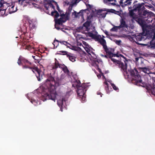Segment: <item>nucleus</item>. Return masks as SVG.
Here are the masks:
<instances>
[{
    "label": "nucleus",
    "instance_id": "nucleus-63",
    "mask_svg": "<svg viewBox=\"0 0 155 155\" xmlns=\"http://www.w3.org/2000/svg\"><path fill=\"white\" fill-rule=\"evenodd\" d=\"M138 59H139V58H135V60H136V61H138Z\"/></svg>",
    "mask_w": 155,
    "mask_h": 155
},
{
    "label": "nucleus",
    "instance_id": "nucleus-28",
    "mask_svg": "<svg viewBox=\"0 0 155 155\" xmlns=\"http://www.w3.org/2000/svg\"><path fill=\"white\" fill-rule=\"evenodd\" d=\"M51 15L54 16L55 18H57L59 16V14L56 11H54V12H52L51 13Z\"/></svg>",
    "mask_w": 155,
    "mask_h": 155
},
{
    "label": "nucleus",
    "instance_id": "nucleus-27",
    "mask_svg": "<svg viewBox=\"0 0 155 155\" xmlns=\"http://www.w3.org/2000/svg\"><path fill=\"white\" fill-rule=\"evenodd\" d=\"M54 61V64L53 67V68L54 69H56L58 68L59 65L60 63H59L58 61L56 58H55Z\"/></svg>",
    "mask_w": 155,
    "mask_h": 155
},
{
    "label": "nucleus",
    "instance_id": "nucleus-34",
    "mask_svg": "<svg viewBox=\"0 0 155 155\" xmlns=\"http://www.w3.org/2000/svg\"><path fill=\"white\" fill-rule=\"evenodd\" d=\"M23 58V57H20L18 59L17 63L19 65H20L22 63V59Z\"/></svg>",
    "mask_w": 155,
    "mask_h": 155
},
{
    "label": "nucleus",
    "instance_id": "nucleus-17",
    "mask_svg": "<svg viewBox=\"0 0 155 155\" xmlns=\"http://www.w3.org/2000/svg\"><path fill=\"white\" fill-rule=\"evenodd\" d=\"M8 8V10L9 13H12L15 12L17 10V7H15V5L13 4L12 5H11L8 6L7 8V9Z\"/></svg>",
    "mask_w": 155,
    "mask_h": 155
},
{
    "label": "nucleus",
    "instance_id": "nucleus-31",
    "mask_svg": "<svg viewBox=\"0 0 155 155\" xmlns=\"http://www.w3.org/2000/svg\"><path fill=\"white\" fill-rule=\"evenodd\" d=\"M101 38L100 35H96L93 39H94L95 41L99 42L100 41Z\"/></svg>",
    "mask_w": 155,
    "mask_h": 155
},
{
    "label": "nucleus",
    "instance_id": "nucleus-41",
    "mask_svg": "<svg viewBox=\"0 0 155 155\" xmlns=\"http://www.w3.org/2000/svg\"><path fill=\"white\" fill-rule=\"evenodd\" d=\"M25 48L26 49H27L28 50H30L32 49V47H31L30 45H26Z\"/></svg>",
    "mask_w": 155,
    "mask_h": 155
},
{
    "label": "nucleus",
    "instance_id": "nucleus-44",
    "mask_svg": "<svg viewBox=\"0 0 155 155\" xmlns=\"http://www.w3.org/2000/svg\"><path fill=\"white\" fill-rule=\"evenodd\" d=\"M59 65L58 67H59V68H61L62 69H63V68H64V66H65L64 64H59Z\"/></svg>",
    "mask_w": 155,
    "mask_h": 155
},
{
    "label": "nucleus",
    "instance_id": "nucleus-9",
    "mask_svg": "<svg viewBox=\"0 0 155 155\" xmlns=\"http://www.w3.org/2000/svg\"><path fill=\"white\" fill-rule=\"evenodd\" d=\"M146 31H145V34L144 35L145 40L148 39L151 40L150 41L152 42L153 41V40L155 38V32H149V31L148 30L147 28H146Z\"/></svg>",
    "mask_w": 155,
    "mask_h": 155
},
{
    "label": "nucleus",
    "instance_id": "nucleus-57",
    "mask_svg": "<svg viewBox=\"0 0 155 155\" xmlns=\"http://www.w3.org/2000/svg\"><path fill=\"white\" fill-rule=\"evenodd\" d=\"M3 5L2 4L0 5V12H1V11L2 10V6Z\"/></svg>",
    "mask_w": 155,
    "mask_h": 155
},
{
    "label": "nucleus",
    "instance_id": "nucleus-55",
    "mask_svg": "<svg viewBox=\"0 0 155 155\" xmlns=\"http://www.w3.org/2000/svg\"><path fill=\"white\" fill-rule=\"evenodd\" d=\"M33 58L35 60H37L38 59L36 58V57L35 56H32Z\"/></svg>",
    "mask_w": 155,
    "mask_h": 155
},
{
    "label": "nucleus",
    "instance_id": "nucleus-58",
    "mask_svg": "<svg viewBox=\"0 0 155 155\" xmlns=\"http://www.w3.org/2000/svg\"><path fill=\"white\" fill-rule=\"evenodd\" d=\"M97 94L98 95H101V97H102V94H101V92H98L97 93Z\"/></svg>",
    "mask_w": 155,
    "mask_h": 155
},
{
    "label": "nucleus",
    "instance_id": "nucleus-24",
    "mask_svg": "<svg viewBox=\"0 0 155 155\" xmlns=\"http://www.w3.org/2000/svg\"><path fill=\"white\" fill-rule=\"evenodd\" d=\"M123 1H122V3H120V5L122 7H124L128 5H130L131 3V2H130L129 0H126L124 3H123Z\"/></svg>",
    "mask_w": 155,
    "mask_h": 155
},
{
    "label": "nucleus",
    "instance_id": "nucleus-18",
    "mask_svg": "<svg viewBox=\"0 0 155 155\" xmlns=\"http://www.w3.org/2000/svg\"><path fill=\"white\" fill-rule=\"evenodd\" d=\"M127 26L123 18H121L120 20V25L119 26L120 29L123 28H127Z\"/></svg>",
    "mask_w": 155,
    "mask_h": 155
},
{
    "label": "nucleus",
    "instance_id": "nucleus-3",
    "mask_svg": "<svg viewBox=\"0 0 155 155\" xmlns=\"http://www.w3.org/2000/svg\"><path fill=\"white\" fill-rule=\"evenodd\" d=\"M75 83L77 89V91L78 98L80 99L82 102L85 101L86 98L85 93L87 90V86L85 84H82L81 86V83L79 81H76Z\"/></svg>",
    "mask_w": 155,
    "mask_h": 155
},
{
    "label": "nucleus",
    "instance_id": "nucleus-64",
    "mask_svg": "<svg viewBox=\"0 0 155 155\" xmlns=\"http://www.w3.org/2000/svg\"><path fill=\"white\" fill-rule=\"evenodd\" d=\"M35 101H36L35 100H33L31 101V102L32 103H33V102H35Z\"/></svg>",
    "mask_w": 155,
    "mask_h": 155
},
{
    "label": "nucleus",
    "instance_id": "nucleus-32",
    "mask_svg": "<svg viewBox=\"0 0 155 155\" xmlns=\"http://www.w3.org/2000/svg\"><path fill=\"white\" fill-rule=\"evenodd\" d=\"M67 57H68L69 60L72 62H74L75 60V58L73 56H70L68 54L67 55Z\"/></svg>",
    "mask_w": 155,
    "mask_h": 155
},
{
    "label": "nucleus",
    "instance_id": "nucleus-59",
    "mask_svg": "<svg viewBox=\"0 0 155 155\" xmlns=\"http://www.w3.org/2000/svg\"><path fill=\"white\" fill-rule=\"evenodd\" d=\"M137 1H134V3L133 4L134 5V4H135V3H137Z\"/></svg>",
    "mask_w": 155,
    "mask_h": 155
},
{
    "label": "nucleus",
    "instance_id": "nucleus-39",
    "mask_svg": "<svg viewBox=\"0 0 155 155\" xmlns=\"http://www.w3.org/2000/svg\"><path fill=\"white\" fill-rule=\"evenodd\" d=\"M85 50L88 53V54H90L91 53V51L90 49L88 48H85Z\"/></svg>",
    "mask_w": 155,
    "mask_h": 155
},
{
    "label": "nucleus",
    "instance_id": "nucleus-7",
    "mask_svg": "<svg viewBox=\"0 0 155 155\" xmlns=\"http://www.w3.org/2000/svg\"><path fill=\"white\" fill-rule=\"evenodd\" d=\"M60 43L61 45H64L66 46L67 48H68L71 49H73L74 48V47L71 45L70 44L68 43V42L65 41H59L58 40L55 39L54 41L53 45H54V48L55 47L57 48L59 45V43Z\"/></svg>",
    "mask_w": 155,
    "mask_h": 155
},
{
    "label": "nucleus",
    "instance_id": "nucleus-35",
    "mask_svg": "<svg viewBox=\"0 0 155 155\" xmlns=\"http://www.w3.org/2000/svg\"><path fill=\"white\" fill-rule=\"evenodd\" d=\"M60 53H58V54H62V55H68L67 54L68 52L66 51H61L59 52Z\"/></svg>",
    "mask_w": 155,
    "mask_h": 155
},
{
    "label": "nucleus",
    "instance_id": "nucleus-37",
    "mask_svg": "<svg viewBox=\"0 0 155 155\" xmlns=\"http://www.w3.org/2000/svg\"><path fill=\"white\" fill-rule=\"evenodd\" d=\"M111 86H112L113 88L115 90L117 91L118 90V87H117L113 83H111L110 84Z\"/></svg>",
    "mask_w": 155,
    "mask_h": 155
},
{
    "label": "nucleus",
    "instance_id": "nucleus-45",
    "mask_svg": "<svg viewBox=\"0 0 155 155\" xmlns=\"http://www.w3.org/2000/svg\"><path fill=\"white\" fill-rule=\"evenodd\" d=\"M119 57V56L118 55V54H113V53H112V54L111 56V58L112 57Z\"/></svg>",
    "mask_w": 155,
    "mask_h": 155
},
{
    "label": "nucleus",
    "instance_id": "nucleus-50",
    "mask_svg": "<svg viewBox=\"0 0 155 155\" xmlns=\"http://www.w3.org/2000/svg\"><path fill=\"white\" fill-rule=\"evenodd\" d=\"M66 14H64V13H61V14H60V16L61 17H62V18H63V17H64L65 15Z\"/></svg>",
    "mask_w": 155,
    "mask_h": 155
},
{
    "label": "nucleus",
    "instance_id": "nucleus-54",
    "mask_svg": "<svg viewBox=\"0 0 155 155\" xmlns=\"http://www.w3.org/2000/svg\"><path fill=\"white\" fill-rule=\"evenodd\" d=\"M56 25V24H55V28H56L58 30H59L60 29V28L59 27L57 26Z\"/></svg>",
    "mask_w": 155,
    "mask_h": 155
},
{
    "label": "nucleus",
    "instance_id": "nucleus-61",
    "mask_svg": "<svg viewBox=\"0 0 155 155\" xmlns=\"http://www.w3.org/2000/svg\"><path fill=\"white\" fill-rule=\"evenodd\" d=\"M124 0H120L119 2L120 3H122V1H123Z\"/></svg>",
    "mask_w": 155,
    "mask_h": 155
},
{
    "label": "nucleus",
    "instance_id": "nucleus-46",
    "mask_svg": "<svg viewBox=\"0 0 155 155\" xmlns=\"http://www.w3.org/2000/svg\"><path fill=\"white\" fill-rule=\"evenodd\" d=\"M136 11L135 10H134V8H133V10L130 11V16H133L134 14V11Z\"/></svg>",
    "mask_w": 155,
    "mask_h": 155
},
{
    "label": "nucleus",
    "instance_id": "nucleus-21",
    "mask_svg": "<svg viewBox=\"0 0 155 155\" xmlns=\"http://www.w3.org/2000/svg\"><path fill=\"white\" fill-rule=\"evenodd\" d=\"M139 69H140L141 71H143L145 73H147L148 74L151 73L150 71V69L147 68H139Z\"/></svg>",
    "mask_w": 155,
    "mask_h": 155
},
{
    "label": "nucleus",
    "instance_id": "nucleus-49",
    "mask_svg": "<svg viewBox=\"0 0 155 155\" xmlns=\"http://www.w3.org/2000/svg\"><path fill=\"white\" fill-rule=\"evenodd\" d=\"M49 5L50 6V7H52V8L54 9V6L53 5V4H52L51 3H49Z\"/></svg>",
    "mask_w": 155,
    "mask_h": 155
},
{
    "label": "nucleus",
    "instance_id": "nucleus-38",
    "mask_svg": "<svg viewBox=\"0 0 155 155\" xmlns=\"http://www.w3.org/2000/svg\"><path fill=\"white\" fill-rule=\"evenodd\" d=\"M7 9V8H3V9H2V10L1 11V12L0 13H1L2 14L1 15H4L5 14V12L6 10Z\"/></svg>",
    "mask_w": 155,
    "mask_h": 155
},
{
    "label": "nucleus",
    "instance_id": "nucleus-19",
    "mask_svg": "<svg viewBox=\"0 0 155 155\" xmlns=\"http://www.w3.org/2000/svg\"><path fill=\"white\" fill-rule=\"evenodd\" d=\"M91 23V21L87 20L83 25V26L85 27L87 31H88L90 30L89 27Z\"/></svg>",
    "mask_w": 155,
    "mask_h": 155
},
{
    "label": "nucleus",
    "instance_id": "nucleus-1",
    "mask_svg": "<svg viewBox=\"0 0 155 155\" xmlns=\"http://www.w3.org/2000/svg\"><path fill=\"white\" fill-rule=\"evenodd\" d=\"M58 82H56L54 78L51 74L48 75V78L44 84L48 88L47 90L48 92L43 94L44 95H42L44 98V101L50 99L55 101L57 95L56 89L57 86L59 85V81L58 80Z\"/></svg>",
    "mask_w": 155,
    "mask_h": 155
},
{
    "label": "nucleus",
    "instance_id": "nucleus-5",
    "mask_svg": "<svg viewBox=\"0 0 155 155\" xmlns=\"http://www.w3.org/2000/svg\"><path fill=\"white\" fill-rule=\"evenodd\" d=\"M119 56L122 57L124 59V63L120 61H119L114 58H112V57L110 58L111 59V60L113 61L114 63H116L117 64H119V66L120 68H121L122 71H123V72L127 73L128 61L125 58L122 54H120Z\"/></svg>",
    "mask_w": 155,
    "mask_h": 155
},
{
    "label": "nucleus",
    "instance_id": "nucleus-56",
    "mask_svg": "<svg viewBox=\"0 0 155 155\" xmlns=\"http://www.w3.org/2000/svg\"><path fill=\"white\" fill-rule=\"evenodd\" d=\"M25 1V0H18V1H19V2H20L21 1V4H22V3L23 2H24V1Z\"/></svg>",
    "mask_w": 155,
    "mask_h": 155
},
{
    "label": "nucleus",
    "instance_id": "nucleus-26",
    "mask_svg": "<svg viewBox=\"0 0 155 155\" xmlns=\"http://www.w3.org/2000/svg\"><path fill=\"white\" fill-rule=\"evenodd\" d=\"M78 0H72V3L71 4L68 8V11L71 12L73 6L77 3Z\"/></svg>",
    "mask_w": 155,
    "mask_h": 155
},
{
    "label": "nucleus",
    "instance_id": "nucleus-10",
    "mask_svg": "<svg viewBox=\"0 0 155 155\" xmlns=\"http://www.w3.org/2000/svg\"><path fill=\"white\" fill-rule=\"evenodd\" d=\"M144 3H139L136 4L134 5L133 8L134 10L138 11V12H140L141 10V9H145L144 5Z\"/></svg>",
    "mask_w": 155,
    "mask_h": 155
},
{
    "label": "nucleus",
    "instance_id": "nucleus-4",
    "mask_svg": "<svg viewBox=\"0 0 155 155\" xmlns=\"http://www.w3.org/2000/svg\"><path fill=\"white\" fill-rule=\"evenodd\" d=\"M135 20L141 27H142V23L143 25H146V27L145 28L146 29V28H147V25L146 24L147 23H152L153 21L152 24L153 26H155V18L153 19L150 15L147 17H145V18H143L141 17L137 18H136Z\"/></svg>",
    "mask_w": 155,
    "mask_h": 155
},
{
    "label": "nucleus",
    "instance_id": "nucleus-8",
    "mask_svg": "<svg viewBox=\"0 0 155 155\" xmlns=\"http://www.w3.org/2000/svg\"><path fill=\"white\" fill-rule=\"evenodd\" d=\"M142 28L143 30V32L141 33L137 34V35H135V38L137 41H144L145 40V38L144 37V35L145 34V31H146V30L145 29V25H143L142 23Z\"/></svg>",
    "mask_w": 155,
    "mask_h": 155
},
{
    "label": "nucleus",
    "instance_id": "nucleus-42",
    "mask_svg": "<svg viewBox=\"0 0 155 155\" xmlns=\"http://www.w3.org/2000/svg\"><path fill=\"white\" fill-rule=\"evenodd\" d=\"M107 1L109 2H114V3H111L112 5H116L115 3L117 2V1L116 0H107Z\"/></svg>",
    "mask_w": 155,
    "mask_h": 155
},
{
    "label": "nucleus",
    "instance_id": "nucleus-60",
    "mask_svg": "<svg viewBox=\"0 0 155 155\" xmlns=\"http://www.w3.org/2000/svg\"><path fill=\"white\" fill-rule=\"evenodd\" d=\"M45 7L46 8V10L48 9V7L46 6V5H45Z\"/></svg>",
    "mask_w": 155,
    "mask_h": 155
},
{
    "label": "nucleus",
    "instance_id": "nucleus-12",
    "mask_svg": "<svg viewBox=\"0 0 155 155\" xmlns=\"http://www.w3.org/2000/svg\"><path fill=\"white\" fill-rule=\"evenodd\" d=\"M89 57H91V60L93 61L97 66H98L99 63L98 59L97 58V56L92 51L90 54L88 55Z\"/></svg>",
    "mask_w": 155,
    "mask_h": 155
},
{
    "label": "nucleus",
    "instance_id": "nucleus-2",
    "mask_svg": "<svg viewBox=\"0 0 155 155\" xmlns=\"http://www.w3.org/2000/svg\"><path fill=\"white\" fill-rule=\"evenodd\" d=\"M131 76L132 77V82L135 84L145 87L149 92L155 96V84L152 85L146 84L142 81L141 76L136 69L131 70L130 72Z\"/></svg>",
    "mask_w": 155,
    "mask_h": 155
},
{
    "label": "nucleus",
    "instance_id": "nucleus-25",
    "mask_svg": "<svg viewBox=\"0 0 155 155\" xmlns=\"http://www.w3.org/2000/svg\"><path fill=\"white\" fill-rule=\"evenodd\" d=\"M99 42L103 46V48L107 46L106 41L103 38H101L100 41Z\"/></svg>",
    "mask_w": 155,
    "mask_h": 155
},
{
    "label": "nucleus",
    "instance_id": "nucleus-62",
    "mask_svg": "<svg viewBox=\"0 0 155 155\" xmlns=\"http://www.w3.org/2000/svg\"><path fill=\"white\" fill-rule=\"evenodd\" d=\"M105 89H106V90H108V89H107V86H106L105 87Z\"/></svg>",
    "mask_w": 155,
    "mask_h": 155
},
{
    "label": "nucleus",
    "instance_id": "nucleus-40",
    "mask_svg": "<svg viewBox=\"0 0 155 155\" xmlns=\"http://www.w3.org/2000/svg\"><path fill=\"white\" fill-rule=\"evenodd\" d=\"M107 12H105L104 13H102L101 14H100V15L101 16V17L102 18H104L106 16V15L107 14Z\"/></svg>",
    "mask_w": 155,
    "mask_h": 155
},
{
    "label": "nucleus",
    "instance_id": "nucleus-33",
    "mask_svg": "<svg viewBox=\"0 0 155 155\" xmlns=\"http://www.w3.org/2000/svg\"><path fill=\"white\" fill-rule=\"evenodd\" d=\"M150 46L151 48L155 49V41L154 42L153 41L152 42V41H150Z\"/></svg>",
    "mask_w": 155,
    "mask_h": 155
},
{
    "label": "nucleus",
    "instance_id": "nucleus-36",
    "mask_svg": "<svg viewBox=\"0 0 155 155\" xmlns=\"http://www.w3.org/2000/svg\"><path fill=\"white\" fill-rule=\"evenodd\" d=\"M95 35V34H93L92 32H89L88 33V36L92 38L93 39L94 38Z\"/></svg>",
    "mask_w": 155,
    "mask_h": 155
},
{
    "label": "nucleus",
    "instance_id": "nucleus-14",
    "mask_svg": "<svg viewBox=\"0 0 155 155\" xmlns=\"http://www.w3.org/2000/svg\"><path fill=\"white\" fill-rule=\"evenodd\" d=\"M103 48L107 56H109V57L111 58V56L112 54V53L114 51V49L112 48L109 49L107 48V46Z\"/></svg>",
    "mask_w": 155,
    "mask_h": 155
},
{
    "label": "nucleus",
    "instance_id": "nucleus-20",
    "mask_svg": "<svg viewBox=\"0 0 155 155\" xmlns=\"http://www.w3.org/2000/svg\"><path fill=\"white\" fill-rule=\"evenodd\" d=\"M65 98H63L61 100H59L58 101L57 104L58 106L60 107L61 108H63L64 107V102H65Z\"/></svg>",
    "mask_w": 155,
    "mask_h": 155
},
{
    "label": "nucleus",
    "instance_id": "nucleus-13",
    "mask_svg": "<svg viewBox=\"0 0 155 155\" xmlns=\"http://www.w3.org/2000/svg\"><path fill=\"white\" fill-rule=\"evenodd\" d=\"M106 11L107 12H111L112 13H114L115 14H116V12H117L115 10L112 9H106V8H104V9H99L97 11V13L98 14H100L103 11Z\"/></svg>",
    "mask_w": 155,
    "mask_h": 155
},
{
    "label": "nucleus",
    "instance_id": "nucleus-52",
    "mask_svg": "<svg viewBox=\"0 0 155 155\" xmlns=\"http://www.w3.org/2000/svg\"><path fill=\"white\" fill-rule=\"evenodd\" d=\"M104 33L107 35H109L108 34V32L107 31L105 30L104 31Z\"/></svg>",
    "mask_w": 155,
    "mask_h": 155
},
{
    "label": "nucleus",
    "instance_id": "nucleus-53",
    "mask_svg": "<svg viewBox=\"0 0 155 155\" xmlns=\"http://www.w3.org/2000/svg\"><path fill=\"white\" fill-rule=\"evenodd\" d=\"M104 84L106 85V86H107V89H108V83L107 82H104Z\"/></svg>",
    "mask_w": 155,
    "mask_h": 155
},
{
    "label": "nucleus",
    "instance_id": "nucleus-15",
    "mask_svg": "<svg viewBox=\"0 0 155 155\" xmlns=\"http://www.w3.org/2000/svg\"><path fill=\"white\" fill-rule=\"evenodd\" d=\"M145 9H142V12H140L139 13V15H140V16L139 17L145 18V17H147L149 15L148 12Z\"/></svg>",
    "mask_w": 155,
    "mask_h": 155
},
{
    "label": "nucleus",
    "instance_id": "nucleus-43",
    "mask_svg": "<svg viewBox=\"0 0 155 155\" xmlns=\"http://www.w3.org/2000/svg\"><path fill=\"white\" fill-rule=\"evenodd\" d=\"M64 5H68L70 4V2L68 1L67 0H65L64 2Z\"/></svg>",
    "mask_w": 155,
    "mask_h": 155
},
{
    "label": "nucleus",
    "instance_id": "nucleus-48",
    "mask_svg": "<svg viewBox=\"0 0 155 155\" xmlns=\"http://www.w3.org/2000/svg\"><path fill=\"white\" fill-rule=\"evenodd\" d=\"M71 12L68 11V10L66 11L65 14L67 16H68V15H70L71 14Z\"/></svg>",
    "mask_w": 155,
    "mask_h": 155
},
{
    "label": "nucleus",
    "instance_id": "nucleus-6",
    "mask_svg": "<svg viewBox=\"0 0 155 155\" xmlns=\"http://www.w3.org/2000/svg\"><path fill=\"white\" fill-rule=\"evenodd\" d=\"M28 68L31 69L33 73L36 74V76L38 80L39 81H40L43 78V74L42 72L40 69L37 67H31Z\"/></svg>",
    "mask_w": 155,
    "mask_h": 155
},
{
    "label": "nucleus",
    "instance_id": "nucleus-22",
    "mask_svg": "<svg viewBox=\"0 0 155 155\" xmlns=\"http://www.w3.org/2000/svg\"><path fill=\"white\" fill-rule=\"evenodd\" d=\"M84 10H81L79 12H77L76 11H74V13L75 18H78L80 16H83V12Z\"/></svg>",
    "mask_w": 155,
    "mask_h": 155
},
{
    "label": "nucleus",
    "instance_id": "nucleus-23",
    "mask_svg": "<svg viewBox=\"0 0 155 155\" xmlns=\"http://www.w3.org/2000/svg\"><path fill=\"white\" fill-rule=\"evenodd\" d=\"M64 18L61 17L60 18L55 20V22L56 24H58L59 25H61L62 23L64 22L65 21L64 20Z\"/></svg>",
    "mask_w": 155,
    "mask_h": 155
},
{
    "label": "nucleus",
    "instance_id": "nucleus-29",
    "mask_svg": "<svg viewBox=\"0 0 155 155\" xmlns=\"http://www.w3.org/2000/svg\"><path fill=\"white\" fill-rule=\"evenodd\" d=\"M118 29H120L119 26H115L114 25L113 27L110 29V31H111L117 32Z\"/></svg>",
    "mask_w": 155,
    "mask_h": 155
},
{
    "label": "nucleus",
    "instance_id": "nucleus-30",
    "mask_svg": "<svg viewBox=\"0 0 155 155\" xmlns=\"http://www.w3.org/2000/svg\"><path fill=\"white\" fill-rule=\"evenodd\" d=\"M62 70L65 73H67L68 75L70 76L69 74V71L67 66H64V68H63Z\"/></svg>",
    "mask_w": 155,
    "mask_h": 155
},
{
    "label": "nucleus",
    "instance_id": "nucleus-51",
    "mask_svg": "<svg viewBox=\"0 0 155 155\" xmlns=\"http://www.w3.org/2000/svg\"><path fill=\"white\" fill-rule=\"evenodd\" d=\"M57 7H58V10L59 12H60V14H61V13L62 12V11L59 9V8L58 6Z\"/></svg>",
    "mask_w": 155,
    "mask_h": 155
},
{
    "label": "nucleus",
    "instance_id": "nucleus-16",
    "mask_svg": "<svg viewBox=\"0 0 155 155\" xmlns=\"http://www.w3.org/2000/svg\"><path fill=\"white\" fill-rule=\"evenodd\" d=\"M29 27L31 30L35 28V21L33 19H29Z\"/></svg>",
    "mask_w": 155,
    "mask_h": 155
},
{
    "label": "nucleus",
    "instance_id": "nucleus-11",
    "mask_svg": "<svg viewBox=\"0 0 155 155\" xmlns=\"http://www.w3.org/2000/svg\"><path fill=\"white\" fill-rule=\"evenodd\" d=\"M22 63L24 64L22 65L23 69L28 68H30V65H31L32 63L27 59L24 58L22 59Z\"/></svg>",
    "mask_w": 155,
    "mask_h": 155
},
{
    "label": "nucleus",
    "instance_id": "nucleus-47",
    "mask_svg": "<svg viewBox=\"0 0 155 155\" xmlns=\"http://www.w3.org/2000/svg\"><path fill=\"white\" fill-rule=\"evenodd\" d=\"M115 43L117 45H119L121 42V40H116L115 41Z\"/></svg>",
    "mask_w": 155,
    "mask_h": 155
}]
</instances>
